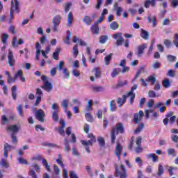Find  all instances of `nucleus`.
Returning a JSON list of instances; mask_svg holds the SVG:
<instances>
[{
    "label": "nucleus",
    "instance_id": "0e129e2a",
    "mask_svg": "<svg viewBox=\"0 0 178 178\" xmlns=\"http://www.w3.org/2000/svg\"><path fill=\"white\" fill-rule=\"evenodd\" d=\"M167 59L168 62L172 63V62H176V56L173 55H168L167 56Z\"/></svg>",
    "mask_w": 178,
    "mask_h": 178
},
{
    "label": "nucleus",
    "instance_id": "680f3d73",
    "mask_svg": "<svg viewBox=\"0 0 178 178\" xmlns=\"http://www.w3.org/2000/svg\"><path fill=\"white\" fill-rule=\"evenodd\" d=\"M69 104L68 99H64L61 103V106L65 110V112L67 109V104Z\"/></svg>",
    "mask_w": 178,
    "mask_h": 178
},
{
    "label": "nucleus",
    "instance_id": "b1692460",
    "mask_svg": "<svg viewBox=\"0 0 178 178\" xmlns=\"http://www.w3.org/2000/svg\"><path fill=\"white\" fill-rule=\"evenodd\" d=\"M92 90L94 92H101L105 90V88L103 86H92Z\"/></svg>",
    "mask_w": 178,
    "mask_h": 178
},
{
    "label": "nucleus",
    "instance_id": "dca6fc26",
    "mask_svg": "<svg viewBox=\"0 0 178 178\" xmlns=\"http://www.w3.org/2000/svg\"><path fill=\"white\" fill-rule=\"evenodd\" d=\"M77 41L79 43V45H81V47H87V42L83 40V39H79L77 38V36H74L72 39V42L76 44Z\"/></svg>",
    "mask_w": 178,
    "mask_h": 178
},
{
    "label": "nucleus",
    "instance_id": "7ed1b4c3",
    "mask_svg": "<svg viewBox=\"0 0 178 178\" xmlns=\"http://www.w3.org/2000/svg\"><path fill=\"white\" fill-rule=\"evenodd\" d=\"M120 170L122 172H120L119 167H118V165H116L115 166V172L114 176L115 177H119V176H120V178L127 177V170H126V167L124 166V165H120Z\"/></svg>",
    "mask_w": 178,
    "mask_h": 178
},
{
    "label": "nucleus",
    "instance_id": "0eeeda50",
    "mask_svg": "<svg viewBox=\"0 0 178 178\" xmlns=\"http://www.w3.org/2000/svg\"><path fill=\"white\" fill-rule=\"evenodd\" d=\"M111 130H114L115 133L116 134V136H118V134H124V127L123 126V124H122V122L117 123L115 127L112 128Z\"/></svg>",
    "mask_w": 178,
    "mask_h": 178
},
{
    "label": "nucleus",
    "instance_id": "9b49d317",
    "mask_svg": "<svg viewBox=\"0 0 178 178\" xmlns=\"http://www.w3.org/2000/svg\"><path fill=\"white\" fill-rule=\"evenodd\" d=\"M90 31L95 35L99 34V25H98V22H95L94 24L90 26Z\"/></svg>",
    "mask_w": 178,
    "mask_h": 178
},
{
    "label": "nucleus",
    "instance_id": "6ab92c4d",
    "mask_svg": "<svg viewBox=\"0 0 178 178\" xmlns=\"http://www.w3.org/2000/svg\"><path fill=\"white\" fill-rule=\"evenodd\" d=\"M127 97H129V96H127V95H124L122 96V99L120 98V97H118V98L117 99V104H118V106H120H120H122L123 104H125L126 100L127 99Z\"/></svg>",
    "mask_w": 178,
    "mask_h": 178
},
{
    "label": "nucleus",
    "instance_id": "a18cd8bd",
    "mask_svg": "<svg viewBox=\"0 0 178 178\" xmlns=\"http://www.w3.org/2000/svg\"><path fill=\"white\" fill-rule=\"evenodd\" d=\"M72 51H73V55H74V58H77V56L79 55V45L75 44L73 47Z\"/></svg>",
    "mask_w": 178,
    "mask_h": 178
},
{
    "label": "nucleus",
    "instance_id": "13d9d810",
    "mask_svg": "<svg viewBox=\"0 0 178 178\" xmlns=\"http://www.w3.org/2000/svg\"><path fill=\"white\" fill-rule=\"evenodd\" d=\"M146 81H151L152 86H154L155 83H156V78L154 76H149L148 78L146 79Z\"/></svg>",
    "mask_w": 178,
    "mask_h": 178
},
{
    "label": "nucleus",
    "instance_id": "f257e3e1",
    "mask_svg": "<svg viewBox=\"0 0 178 178\" xmlns=\"http://www.w3.org/2000/svg\"><path fill=\"white\" fill-rule=\"evenodd\" d=\"M15 13H20V3L19 0H12L10 9V23L13 20Z\"/></svg>",
    "mask_w": 178,
    "mask_h": 178
},
{
    "label": "nucleus",
    "instance_id": "de8ad7c7",
    "mask_svg": "<svg viewBox=\"0 0 178 178\" xmlns=\"http://www.w3.org/2000/svg\"><path fill=\"white\" fill-rule=\"evenodd\" d=\"M120 73V68H113V72H111V77L115 78L118 74Z\"/></svg>",
    "mask_w": 178,
    "mask_h": 178
},
{
    "label": "nucleus",
    "instance_id": "5fc2aeb1",
    "mask_svg": "<svg viewBox=\"0 0 178 178\" xmlns=\"http://www.w3.org/2000/svg\"><path fill=\"white\" fill-rule=\"evenodd\" d=\"M13 148L15 147H13V146L9 145L8 143H6L4 145V151H6V152H10V151H12Z\"/></svg>",
    "mask_w": 178,
    "mask_h": 178
},
{
    "label": "nucleus",
    "instance_id": "a211bd4d",
    "mask_svg": "<svg viewBox=\"0 0 178 178\" xmlns=\"http://www.w3.org/2000/svg\"><path fill=\"white\" fill-rule=\"evenodd\" d=\"M156 108H157L159 111V112H161V113H165V111H166V106H165V104L162 103V102H159L156 104Z\"/></svg>",
    "mask_w": 178,
    "mask_h": 178
},
{
    "label": "nucleus",
    "instance_id": "5701e85b",
    "mask_svg": "<svg viewBox=\"0 0 178 178\" xmlns=\"http://www.w3.org/2000/svg\"><path fill=\"white\" fill-rule=\"evenodd\" d=\"M147 23H152V27H156V17L154 15L152 19L150 16L147 17Z\"/></svg>",
    "mask_w": 178,
    "mask_h": 178
},
{
    "label": "nucleus",
    "instance_id": "864d4df0",
    "mask_svg": "<svg viewBox=\"0 0 178 178\" xmlns=\"http://www.w3.org/2000/svg\"><path fill=\"white\" fill-rule=\"evenodd\" d=\"M97 141L100 147H105V138L102 136H99L97 138Z\"/></svg>",
    "mask_w": 178,
    "mask_h": 178
},
{
    "label": "nucleus",
    "instance_id": "f3484780",
    "mask_svg": "<svg viewBox=\"0 0 178 178\" xmlns=\"http://www.w3.org/2000/svg\"><path fill=\"white\" fill-rule=\"evenodd\" d=\"M73 20H74L73 13L70 12L67 17V27H70L72 26V24H73Z\"/></svg>",
    "mask_w": 178,
    "mask_h": 178
},
{
    "label": "nucleus",
    "instance_id": "2eb2a0df",
    "mask_svg": "<svg viewBox=\"0 0 178 178\" xmlns=\"http://www.w3.org/2000/svg\"><path fill=\"white\" fill-rule=\"evenodd\" d=\"M147 45L145 43L142 44L141 45H139L138 47V51L136 53L137 56H141L143 54H144V49H146L147 48Z\"/></svg>",
    "mask_w": 178,
    "mask_h": 178
},
{
    "label": "nucleus",
    "instance_id": "09e8293b",
    "mask_svg": "<svg viewBox=\"0 0 178 178\" xmlns=\"http://www.w3.org/2000/svg\"><path fill=\"white\" fill-rule=\"evenodd\" d=\"M143 129H144V124L141 123L138 126V127L134 131V134H138V133H141Z\"/></svg>",
    "mask_w": 178,
    "mask_h": 178
},
{
    "label": "nucleus",
    "instance_id": "4d7b16f0",
    "mask_svg": "<svg viewBox=\"0 0 178 178\" xmlns=\"http://www.w3.org/2000/svg\"><path fill=\"white\" fill-rule=\"evenodd\" d=\"M110 28L111 30H118V29H119V24L114 21L110 24Z\"/></svg>",
    "mask_w": 178,
    "mask_h": 178
},
{
    "label": "nucleus",
    "instance_id": "473e14b6",
    "mask_svg": "<svg viewBox=\"0 0 178 178\" xmlns=\"http://www.w3.org/2000/svg\"><path fill=\"white\" fill-rule=\"evenodd\" d=\"M85 118L87 122H89L90 123H92V122H94V117L90 113H86Z\"/></svg>",
    "mask_w": 178,
    "mask_h": 178
},
{
    "label": "nucleus",
    "instance_id": "6e6552de",
    "mask_svg": "<svg viewBox=\"0 0 178 178\" xmlns=\"http://www.w3.org/2000/svg\"><path fill=\"white\" fill-rule=\"evenodd\" d=\"M35 116L39 122H41L42 123L45 122V120L44 119V118H45V113L42 109L38 110L35 113Z\"/></svg>",
    "mask_w": 178,
    "mask_h": 178
},
{
    "label": "nucleus",
    "instance_id": "39448f33",
    "mask_svg": "<svg viewBox=\"0 0 178 178\" xmlns=\"http://www.w3.org/2000/svg\"><path fill=\"white\" fill-rule=\"evenodd\" d=\"M61 19L62 17H60V15H56L55 17H54L52 19L53 26L51 27L53 33H56L58 31V27H59L60 24Z\"/></svg>",
    "mask_w": 178,
    "mask_h": 178
},
{
    "label": "nucleus",
    "instance_id": "f8f14e48",
    "mask_svg": "<svg viewBox=\"0 0 178 178\" xmlns=\"http://www.w3.org/2000/svg\"><path fill=\"white\" fill-rule=\"evenodd\" d=\"M8 59L9 66H10V67L15 66V63L16 62V60H15V58H13V52H12V51L10 50H8Z\"/></svg>",
    "mask_w": 178,
    "mask_h": 178
},
{
    "label": "nucleus",
    "instance_id": "20e7f679",
    "mask_svg": "<svg viewBox=\"0 0 178 178\" xmlns=\"http://www.w3.org/2000/svg\"><path fill=\"white\" fill-rule=\"evenodd\" d=\"M41 80L44 83V86H42V88H43V90H44L45 91H47V92H50V91H52V88H54V86H52V83L48 81V78H47L46 76H42Z\"/></svg>",
    "mask_w": 178,
    "mask_h": 178
},
{
    "label": "nucleus",
    "instance_id": "7c9ffc66",
    "mask_svg": "<svg viewBox=\"0 0 178 178\" xmlns=\"http://www.w3.org/2000/svg\"><path fill=\"white\" fill-rule=\"evenodd\" d=\"M108 40H109V37L106 35H102L99 38L100 44H105Z\"/></svg>",
    "mask_w": 178,
    "mask_h": 178
},
{
    "label": "nucleus",
    "instance_id": "a878e982",
    "mask_svg": "<svg viewBox=\"0 0 178 178\" xmlns=\"http://www.w3.org/2000/svg\"><path fill=\"white\" fill-rule=\"evenodd\" d=\"M64 151L65 152H70V145L69 144V140H67V138H65L64 139Z\"/></svg>",
    "mask_w": 178,
    "mask_h": 178
},
{
    "label": "nucleus",
    "instance_id": "37998d69",
    "mask_svg": "<svg viewBox=\"0 0 178 178\" xmlns=\"http://www.w3.org/2000/svg\"><path fill=\"white\" fill-rule=\"evenodd\" d=\"M111 144H115V141H116V132H115V129H111Z\"/></svg>",
    "mask_w": 178,
    "mask_h": 178
},
{
    "label": "nucleus",
    "instance_id": "c756f323",
    "mask_svg": "<svg viewBox=\"0 0 178 178\" xmlns=\"http://www.w3.org/2000/svg\"><path fill=\"white\" fill-rule=\"evenodd\" d=\"M17 90V86L16 85L13 86L11 88V91H12L11 95L14 100H16V98L17 97V94L16 93Z\"/></svg>",
    "mask_w": 178,
    "mask_h": 178
},
{
    "label": "nucleus",
    "instance_id": "aec40b11",
    "mask_svg": "<svg viewBox=\"0 0 178 178\" xmlns=\"http://www.w3.org/2000/svg\"><path fill=\"white\" fill-rule=\"evenodd\" d=\"M54 174L52 175L51 178H59L60 175V169H59V167H58L56 165H54Z\"/></svg>",
    "mask_w": 178,
    "mask_h": 178
},
{
    "label": "nucleus",
    "instance_id": "e433bc0d",
    "mask_svg": "<svg viewBox=\"0 0 178 178\" xmlns=\"http://www.w3.org/2000/svg\"><path fill=\"white\" fill-rule=\"evenodd\" d=\"M127 84H129L127 81H124V82L120 81V82H118V83L117 85H115L113 87V88H115V89L120 88V87H124V86H127Z\"/></svg>",
    "mask_w": 178,
    "mask_h": 178
},
{
    "label": "nucleus",
    "instance_id": "c9c22d12",
    "mask_svg": "<svg viewBox=\"0 0 178 178\" xmlns=\"http://www.w3.org/2000/svg\"><path fill=\"white\" fill-rule=\"evenodd\" d=\"M83 22L86 23L88 26H91V23H92V19H91L88 16H85L83 17Z\"/></svg>",
    "mask_w": 178,
    "mask_h": 178
},
{
    "label": "nucleus",
    "instance_id": "8fccbe9b",
    "mask_svg": "<svg viewBox=\"0 0 178 178\" xmlns=\"http://www.w3.org/2000/svg\"><path fill=\"white\" fill-rule=\"evenodd\" d=\"M9 122H10V120L6 118V115H1V125L2 126H5V124H6V123H9Z\"/></svg>",
    "mask_w": 178,
    "mask_h": 178
},
{
    "label": "nucleus",
    "instance_id": "79ce46f5",
    "mask_svg": "<svg viewBox=\"0 0 178 178\" xmlns=\"http://www.w3.org/2000/svg\"><path fill=\"white\" fill-rule=\"evenodd\" d=\"M42 163H43V166H44L46 170L51 172V167L49 166V164H48L47 159H42Z\"/></svg>",
    "mask_w": 178,
    "mask_h": 178
},
{
    "label": "nucleus",
    "instance_id": "f704fd0d",
    "mask_svg": "<svg viewBox=\"0 0 178 178\" xmlns=\"http://www.w3.org/2000/svg\"><path fill=\"white\" fill-rule=\"evenodd\" d=\"M165 173V168L162 164H159V170L157 172V176H162Z\"/></svg>",
    "mask_w": 178,
    "mask_h": 178
},
{
    "label": "nucleus",
    "instance_id": "2f4dec72",
    "mask_svg": "<svg viewBox=\"0 0 178 178\" xmlns=\"http://www.w3.org/2000/svg\"><path fill=\"white\" fill-rule=\"evenodd\" d=\"M72 38V32L67 31V36L64 40L65 44H70V38Z\"/></svg>",
    "mask_w": 178,
    "mask_h": 178
},
{
    "label": "nucleus",
    "instance_id": "cd10ccee",
    "mask_svg": "<svg viewBox=\"0 0 178 178\" xmlns=\"http://www.w3.org/2000/svg\"><path fill=\"white\" fill-rule=\"evenodd\" d=\"M112 56H113V54L111 53L110 54L104 57V62L106 66H108V65L111 63V60H112Z\"/></svg>",
    "mask_w": 178,
    "mask_h": 178
},
{
    "label": "nucleus",
    "instance_id": "ea45409f",
    "mask_svg": "<svg viewBox=\"0 0 178 178\" xmlns=\"http://www.w3.org/2000/svg\"><path fill=\"white\" fill-rule=\"evenodd\" d=\"M147 158L152 159L153 162H158V160H159L158 156H156L155 153L149 154L147 155Z\"/></svg>",
    "mask_w": 178,
    "mask_h": 178
},
{
    "label": "nucleus",
    "instance_id": "4be33fe9",
    "mask_svg": "<svg viewBox=\"0 0 178 178\" xmlns=\"http://www.w3.org/2000/svg\"><path fill=\"white\" fill-rule=\"evenodd\" d=\"M93 70L95 72V77H96V79H100L101 76H102L101 68L99 67H95Z\"/></svg>",
    "mask_w": 178,
    "mask_h": 178
},
{
    "label": "nucleus",
    "instance_id": "ddd939ff",
    "mask_svg": "<svg viewBox=\"0 0 178 178\" xmlns=\"http://www.w3.org/2000/svg\"><path fill=\"white\" fill-rule=\"evenodd\" d=\"M6 130H8V131H11L12 134H15V133H18L19 130H20V125H9L6 127Z\"/></svg>",
    "mask_w": 178,
    "mask_h": 178
},
{
    "label": "nucleus",
    "instance_id": "4468645a",
    "mask_svg": "<svg viewBox=\"0 0 178 178\" xmlns=\"http://www.w3.org/2000/svg\"><path fill=\"white\" fill-rule=\"evenodd\" d=\"M19 77L22 83H26V78L23 76V71L22 70H18L14 75L15 80H17Z\"/></svg>",
    "mask_w": 178,
    "mask_h": 178
},
{
    "label": "nucleus",
    "instance_id": "423d86ee",
    "mask_svg": "<svg viewBox=\"0 0 178 178\" xmlns=\"http://www.w3.org/2000/svg\"><path fill=\"white\" fill-rule=\"evenodd\" d=\"M113 38H114V40H117L116 41L117 47H120L123 45V42H124V38H123V34H122V33L113 34Z\"/></svg>",
    "mask_w": 178,
    "mask_h": 178
},
{
    "label": "nucleus",
    "instance_id": "4c0bfd02",
    "mask_svg": "<svg viewBox=\"0 0 178 178\" xmlns=\"http://www.w3.org/2000/svg\"><path fill=\"white\" fill-rule=\"evenodd\" d=\"M35 48H36L35 56H40V55H41V45L40 44V42H36Z\"/></svg>",
    "mask_w": 178,
    "mask_h": 178
},
{
    "label": "nucleus",
    "instance_id": "1a4fd4ad",
    "mask_svg": "<svg viewBox=\"0 0 178 178\" xmlns=\"http://www.w3.org/2000/svg\"><path fill=\"white\" fill-rule=\"evenodd\" d=\"M123 150V146L120 144V143H117L115 149V155L117 156L118 160L120 161V155H122V151Z\"/></svg>",
    "mask_w": 178,
    "mask_h": 178
},
{
    "label": "nucleus",
    "instance_id": "412c9836",
    "mask_svg": "<svg viewBox=\"0 0 178 178\" xmlns=\"http://www.w3.org/2000/svg\"><path fill=\"white\" fill-rule=\"evenodd\" d=\"M144 72H145V68H144V67H140L138 70V71H137V72H136V74L135 77L134 78V79H133V81H132V83H134V81H135L136 80H137V79H138V77H140L141 73H144Z\"/></svg>",
    "mask_w": 178,
    "mask_h": 178
},
{
    "label": "nucleus",
    "instance_id": "e2e57ef3",
    "mask_svg": "<svg viewBox=\"0 0 178 178\" xmlns=\"http://www.w3.org/2000/svg\"><path fill=\"white\" fill-rule=\"evenodd\" d=\"M139 120H140V118L138 119V113H134V119H133V122L134 124H138Z\"/></svg>",
    "mask_w": 178,
    "mask_h": 178
},
{
    "label": "nucleus",
    "instance_id": "c85d7f7f",
    "mask_svg": "<svg viewBox=\"0 0 178 178\" xmlns=\"http://www.w3.org/2000/svg\"><path fill=\"white\" fill-rule=\"evenodd\" d=\"M59 54H60V49L56 48L55 51L53 53V58L55 60H59Z\"/></svg>",
    "mask_w": 178,
    "mask_h": 178
},
{
    "label": "nucleus",
    "instance_id": "603ef678",
    "mask_svg": "<svg viewBox=\"0 0 178 178\" xmlns=\"http://www.w3.org/2000/svg\"><path fill=\"white\" fill-rule=\"evenodd\" d=\"M17 111L22 118L24 116V113H23V106H22V104H19L18 106L17 107Z\"/></svg>",
    "mask_w": 178,
    "mask_h": 178
},
{
    "label": "nucleus",
    "instance_id": "c03bdc74",
    "mask_svg": "<svg viewBox=\"0 0 178 178\" xmlns=\"http://www.w3.org/2000/svg\"><path fill=\"white\" fill-rule=\"evenodd\" d=\"M63 73L64 74V78L67 79V80H69L70 79V72L67 70V68H64L63 70Z\"/></svg>",
    "mask_w": 178,
    "mask_h": 178
},
{
    "label": "nucleus",
    "instance_id": "3c124183",
    "mask_svg": "<svg viewBox=\"0 0 178 178\" xmlns=\"http://www.w3.org/2000/svg\"><path fill=\"white\" fill-rule=\"evenodd\" d=\"M162 85L165 88H169V87H170V81L168 79H165L162 82Z\"/></svg>",
    "mask_w": 178,
    "mask_h": 178
},
{
    "label": "nucleus",
    "instance_id": "9d476101",
    "mask_svg": "<svg viewBox=\"0 0 178 178\" xmlns=\"http://www.w3.org/2000/svg\"><path fill=\"white\" fill-rule=\"evenodd\" d=\"M165 0H146L144 3L145 8L148 9L149 8V5L152 6V8H155L156 6V2H163Z\"/></svg>",
    "mask_w": 178,
    "mask_h": 178
},
{
    "label": "nucleus",
    "instance_id": "6e6d98bb",
    "mask_svg": "<svg viewBox=\"0 0 178 178\" xmlns=\"http://www.w3.org/2000/svg\"><path fill=\"white\" fill-rule=\"evenodd\" d=\"M29 176H30L31 178H38V176H37V172H35L33 169L29 170Z\"/></svg>",
    "mask_w": 178,
    "mask_h": 178
},
{
    "label": "nucleus",
    "instance_id": "338daca9",
    "mask_svg": "<svg viewBox=\"0 0 178 178\" xmlns=\"http://www.w3.org/2000/svg\"><path fill=\"white\" fill-rule=\"evenodd\" d=\"M173 43L175 45V47L178 48V33H175L174 35Z\"/></svg>",
    "mask_w": 178,
    "mask_h": 178
},
{
    "label": "nucleus",
    "instance_id": "72a5a7b5",
    "mask_svg": "<svg viewBox=\"0 0 178 178\" xmlns=\"http://www.w3.org/2000/svg\"><path fill=\"white\" fill-rule=\"evenodd\" d=\"M110 111L111 112H115L116 111V102L115 100H111L110 102Z\"/></svg>",
    "mask_w": 178,
    "mask_h": 178
},
{
    "label": "nucleus",
    "instance_id": "bb28decb",
    "mask_svg": "<svg viewBox=\"0 0 178 178\" xmlns=\"http://www.w3.org/2000/svg\"><path fill=\"white\" fill-rule=\"evenodd\" d=\"M140 37L143 38V40H148L149 38V33H148V31L141 29V33H140Z\"/></svg>",
    "mask_w": 178,
    "mask_h": 178
},
{
    "label": "nucleus",
    "instance_id": "052dcab7",
    "mask_svg": "<svg viewBox=\"0 0 178 178\" xmlns=\"http://www.w3.org/2000/svg\"><path fill=\"white\" fill-rule=\"evenodd\" d=\"M137 87H138V86H137V84H134L131 88V90L129 92H128L127 93V97H130V95L131 94H134V90H137Z\"/></svg>",
    "mask_w": 178,
    "mask_h": 178
},
{
    "label": "nucleus",
    "instance_id": "774afa93",
    "mask_svg": "<svg viewBox=\"0 0 178 178\" xmlns=\"http://www.w3.org/2000/svg\"><path fill=\"white\" fill-rule=\"evenodd\" d=\"M172 8H176L178 6V0H171Z\"/></svg>",
    "mask_w": 178,
    "mask_h": 178
},
{
    "label": "nucleus",
    "instance_id": "69168bd1",
    "mask_svg": "<svg viewBox=\"0 0 178 178\" xmlns=\"http://www.w3.org/2000/svg\"><path fill=\"white\" fill-rule=\"evenodd\" d=\"M168 155H172V156H176V152L175 149H168L167 151Z\"/></svg>",
    "mask_w": 178,
    "mask_h": 178
},
{
    "label": "nucleus",
    "instance_id": "393cba45",
    "mask_svg": "<svg viewBox=\"0 0 178 178\" xmlns=\"http://www.w3.org/2000/svg\"><path fill=\"white\" fill-rule=\"evenodd\" d=\"M0 166L8 169V168L10 166V164L6 159H1V161H0Z\"/></svg>",
    "mask_w": 178,
    "mask_h": 178
},
{
    "label": "nucleus",
    "instance_id": "f03ea898",
    "mask_svg": "<svg viewBox=\"0 0 178 178\" xmlns=\"http://www.w3.org/2000/svg\"><path fill=\"white\" fill-rule=\"evenodd\" d=\"M88 138H90L88 141L87 140H81V143L82 144V145H83L84 147H86L85 149L86 151V152L90 153V147H88V145H92L93 143H97V138L95 137V136H94V134L92 133H90L88 134Z\"/></svg>",
    "mask_w": 178,
    "mask_h": 178
},
{
    "label": "nucleus",
    "instance_id": "bf43d9fd",
    "mask_svg": "<svg viewBox=\"0 0 178 178\" xmlns=\"http://www.w3.org/2000/svg\"><path fill=\"white\" fill-rule=\"evenodd\" d=\"M149 98H156V97H159V95H156V93L154 90H149L148 92Z\"/></svg>",
    "mask_w": 178,
    "mask_h": 178
},
{
    "label": "nucleus",
    "instance_id": "58836bf2",
    "mask_svg": "<svg viewBox=\"0 0 178 178\" xmlns=\"http://www.w3.org/2000/svg\"><path fill=\"white\" fill-rule=\"evenodd\" d=\"M59 111H54L52 113V119L54 122H58L59 121Z\"/></svg>",
    "mask_w": 178,
    "mask_h": 178
},
{
    "label": "nucleus",
    "instance_id": "49530a36",
    "mask_svg": "<svg viewBox=\"0 0 178 178\" xmlns=\"http://www.w3.org/2000/svg\"><path fill=\"white\" fill-rule=\"evenodd\" d=\"M58 158L56 161L57 162V163L58 165H60V166H61V168H63V169L65 168V164H63V162L62 161V156L60 154H58Z\"/></svg>",
    "mask_w": 178,
    "mask_h": 178
},
{
    "label": "nucleus",
    "instance_id": "a19ab883",
    "mask_svg": "<svg viewBox=\"0 0 178 178\" xmlns=\"http://www.w3.org/2000/svg\"><path fill=\"white\" fill-rule=\"evenodd\" d=\"M8 38H9V35L8 33H3L1 36V42L4 45L5 44H7Z\"/></svg>",
    "mask_w": 178,
    "mask_h": 178
}]
</instances>
